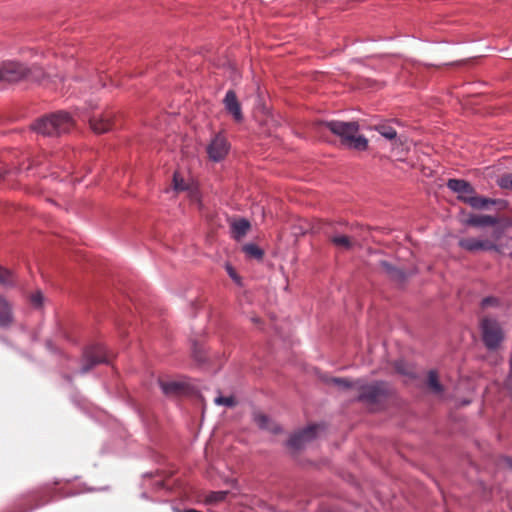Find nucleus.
Instances as JSON below:
<instances>
[{
  "label": "nucleus",
  "mask_w": 512,
  "mask_h": 512,
  "mask_svg": "<svg viewBox=\"0 0 512 512\" xmlns=\"http://www.w3.org/2000/svg\"><path fill=\"white\" fill-rule=\"evenodd\" d=\"M329 383L342 391L355 392V398L367 405H376L384 401L389 394V387L385 382L367 383L362 379L350 380L348 378L333 377Z\"/></svg>",
  "instance_id": "obj_1"
},
{
  "label": "nucleus",
  "mask_w": 512,
  "mask_h": 512,
  "mask_svg": "<svg viewBox=\"0 0 512 512\" xmlns=\"http://www.w3.org/2000/svg\"><path fill=\"white\" fill-rule=\"evenodd\" d=\"M317 132L326 135L327 132L340 138L341 143L354 150L365 151L368 148V140L362 135H358L359 124L355 121H329L318 122L316 124Z\"/></svg>",
  "instance_id": "obj_2"
},
{
  "label": "nucleus",
  "mask_w": 512,
  "mask_h": 512,
  "mask_svg": "<svg viewBox=\"0 0 512 512\" xmlns=\"http://www.w3.org/2000/svg\"><path fill=\"white\" fill-rule=\"evenodd\" d=\"M74 125L75 121L69 113L58 111L35 121L32 129L43 136L56 137L70 132Z\"/></svg>",
  "instance_id": "obj_3"
},
{
  "label": "nucleus",
  "mask_w": 512,
  "mask_h": 512,
  "mask_svg": "<svg viewBox=\"0 0 512 512\" xmlns=\"http://www.w3.org/2000/svg\"><path fill=\"white\" fill-rule=\"evenodd\" d=\"M43 76L42 69L36 66L28 68L24 64L15 61H7L0 64V82L40 81Z\"/></svg>",
  "instance_id": "obj_4"
},
{
  "label": "nucleus",
  "mask_w": 512,
  "mask_h": 512,
  "mask_svg": "<svg viewBox=\"0 0 512 512\" xmlns=\"http://www.w3.org/2000/svg\"><path fill=\"white\" fill-rule=\"evenodd\" d=\"M482 337L484 344L489 349H495L503 340V331L499 323L492 318L484 317L481 320Z\"/></svg>",
  "instance_id": "obj_5"
},
{
  "label": "nucleus",
  "mask_w": 512,
  "mask_h": 512,
  "mask_svg": "<svg viewBox=\"0 0 512 512\" xmlns=\"http://www.w3.org/2000/svg\"><path fill=\"white\" fill-rule=\"evenodd\" d=\"M84 364L82 372H88L92 367L100 363H108L109 356L102 344H95L87 347L83 353Z\"/></svg>",
  "instance_id": "obj_6"
},
{
  "label": "nucleus",
  "mask_w": 512,
  "mask_h": 512,
  "mask_svg": "<svg viewBox=\"0 0 512 512\" xmlns=\"http://www.w3.org/2000/svg\"><path fill=\"white\" fill-rule=\"evenodd\" d=\"M229 148L230 145L227 138L223 134L219 133L216 134L208 144L207 154L212 161L218 162L225 158L228 154Z\"/></svg>",
  "instance_id": "obj_7"
},
{
  "label": "nucleus",
  "mask_w": 512,
  "mask_h": 512,
  "mask_svg": "<svg viewBox=\"0 0 512 512\" xmlns=\"http://www.w3.org/2000/svg\"><path fill=\"white\" fill-rule=\"evenodd\" d=\"M91 129L98 134L110 131L113 126V114L106 111L100 114H93L88 118Z\"/></svg>",
  "instance_id": "obj_8"
},
{
  "label": "nucleus",
  "mask_w": 512,
  "mask_h": 512,
  "mask_svg": "<svg viewBox=\"0 0 512 512\" xmlns=\"http://www.w3.org/2000/svg\"><path fill=\"white\" fill-rule=\"evenodd\" d=\"M225 110L230 114L233 120L237 123H241L244 119L241 103L239 102L237 95L234 90H228L223 99Z\"/></svg>",
  "instance_id": "obj_9"
},
{
  "label": "nucleus",
  "mask_w": 512,
  "mask_h": 512,
  "mask_svg": "<svg viewBox=\"0 0 512 512\" xmlns=\"http://www.w3.org/2000/svg\"><path fill=\"white\" fill-rule=\"evenodd\" d=\"M458 244L469 252L497 250L496 244L488 239L462 238Z\"/></svg>",
  "instance_id": "obj_10"
},
{
  "label": "nucleus",
  "mask_w": 512,
  "mask_h": 512,
  "mask_svg": "<svg viewBox=\"0 0 512 512\" xmlns=\"http://www.w3.org/2000/svg\"><path fill=\"white\" fill-rule=\"evenodd\" d=\"M317 429V425H311L293 434L288 440V446L293 449H300L306 442L315 437Z\"/></svg>",
  "instance_id": "obj_11"
},
{
  "label": "nucleus",
  "mask_w": 512,
  "mask_h": 512,
  "mask_svg": "<svg viewBox=\"0 0 512 512\" xmlns=\"http://www.w3.org/2000/svg\"><path fill=\"white\" fill-rule=\"evenodd\" d=\"M458 199L474 209H486L489 205L495 204L494 200L479 196L476 193L470 196L458 195Z\"/></svg>",
  "instance_id": "obj_12"
},
{
  "label": "nucleus",
  "mask_w": 512,
  "mask_h": 512,
  "mask_svg": "<svg viewBox=\"0 0 512 512\" xmlns=\"http://www.w3.org/2000/svg\"><path fill=\"white\" fill-rule=\"evenodd\" d=\"M447 187L459 195L470 196L471 194L475 193L473 186L469 182L462 179H449L447 182Z\"/></svg>",
  "instance_id": "obj_13"
},
{
  "label": "nucleus",
  "mask_w": 512,
  "mask_h": 512,
  "mask_svg": "<svg viewBox=\"0 0 512 512\" xmlns=\"http://www.w3.org/2000/svg\"><path fill=\"white\" fill-rule=\"evenodd\" d=\"M323 229H324V233L328 237L329 241L335 247L343 249V250L352 249V247L354 245V241L350 237H348L346 235H342V234H331L328 227L323 228Z\"/></svg>",
  "instance_id": "obj_14"
},
{
  "label": "nucleus",
  "mask_w": 512,
  "mask_h": 512,
  "mask_svg": "<svg viewBox=\"0 0 512 512\" xmlns=\"http://www.w3.org/2000/svg\"><path fill=\"white\" fill-rule=\"evenodd\" d=\"M253 420L261 429L267 430L271 433H278L280 431V427L267 415L261 412H254Z\"/></svg>",
  "instance_id": "obj_15"
},
{
  "label": "nucleus",
  "mask_w": 512,
  "mask_h": 512,
  "mask_svg": "<svg viewBox=\"0 0 512 512\" xmlns=\"http://www.w3.org/2000/svg\"><path fill=\"white\" fill-rule=\"evenodd\" d=\"M13 323L10 303L0 295V327H9Z\"/></svg>",
  "instance_id": "obj_16"
},
{
  "label": "nucleus",
  "mask_w": 512,
  "mask_h": 512,
  "mask_svg": "<svg viewBox=\"0 0 512 512\" xmlns=\"http://www.w3.org/2000/svg\"><path fill=\"white\" fill-rule=\"evenodd\" d=\"M160 388L167 396H177L185 391V385L177 381L159 380Z\"/></svg>",
  "instance_id": "obj_17"
},
{
  "label": "nucleus",
  "mask_w": 512,
  "mask_h": 512,
  "mask_svg": "<svg viewBox=\"0 0 512 512\" xmlns=\"http://www.w3.org/2000/svg\"><path fill=\"white\" fill-rule=\"evenodd\" d=\"M250 228H251V225L248 220H246L244 218L234 220L231 223L232 237L236 240H240L247 234V232L250 230Z\"/></svg>",
  "instance_id": "obj_18"
},
{
  "label": "nucleus",
  "mask_w": 512,
  "mask_h": 512,
  "mask_svg": "<svg viewBox=\"0 0 512 512\" xmlns=\"http://www.w3.org/2000/svg\"><path fill=\"white\" fill-rule=\"evenodd\" d=\"M426 385L428 390L437 396L444 393V386L440 383L439 375L436 370H430L427 374Z\"/></svg>",
  "instance_id": "obj_19"
},
{
  "label": "nucleus",
  "mask_w": 512,
  "mask_h": 512,
  "mask_svg": "<svg viewBox=\"0 0 512 512\" xmlns=\"http://www.w3.org/2000/svg\"><path fill=\"white\" fill-rule=\"evenodd\" d=\"M380 267L391 279L401 282L405 279V274L402 270L394 267L392 264L387 261H381Z\"/></svg>",
  "instance_id": "obj_20"
},
{
  "label": "nucleus",
  "mask_w": 512,
  "mask_h": 512,
  "mask_svg": "<svg viewBox=\"0 0 512 512\" xmlns=\"http://www.w3.org/2000/svg\"><path fill=\"white\" fill-rule=\"evenodd\" d=\"M467 223L471 226H492L497 223V219L490 215H476L472 216L467 220Z\"/></svg>",
  "instance_id": "obj_21"
},
{
  "label": "nucleus",
  "mask_w": 512,
  "mask_h": 512,
  "mask_svg": "<svg viewBox=\"0 0 512 512\" xmlns=\"http://www.w3.org/2000/svg\"><path fill=\"white\" fill-rule=\"evenodd\" d=\"M243 251L245 252V254L247 256L255 258V259H262L263 255H264L263 250L260 249L257 245L252 244V243L244 245Z\"/></svg>",
  "instance_id": "obj_22"
},
{
  "label": "nucleus",
  "mask_w": 512,
  "mask_h": 512,
  "mask_svg": "<svg viewBox=\"0 0 512 512\" xmlns=\"http://www.w3.org/2000/svg\"><path fill=\"white\" fill-rule=\"evenodd\" d=\"M227 495H228L227 491L211 492L207 495L205 502L208 504H216V503L224 501L226 499Z\"/></svg>",
  "instance_id": "obj_23"
},
{
  "label": "nucleus",
  "mask_w": 512,
  "mask_h": 512,
  "mask_svg": "<svg viewBox=\"0 0 512 512\" xmlns=\"http://www.w3.org/2000/svg\"><path fill=\"white\" fill-rule=\"evenodd\" d=\"M376 130L386 139L393 140L397 137L396 130L388 125L382 124L376 127Z\"/></svg>",
  "instance_id": "obj_24"
},
{
  "label": "nucleus",
  "mask_w": 512,
  "mask_h": 512,
  "mask_svg": "<svg viewBox=\"0 0 512 512\" xmlns=\"http://www.w3.org/2000/svg\"><path fill=\"white\" fill-rule=\"evenodd\" d=\"M14 283V276L11 271L0 266V284L7 286Z\"/></svg>",
  "instance_id": "obj_25"
},
{
  "label": "nucleus",
  "mask_w": 512,
  "mask_h": 512,
  "mask_svg": "<svg viewBox=\"0 0 512 512\" xmlns=\"http://www.w3.org/2000/svg\"><path fill=\"white\" fill-rule=\"evenodd\" d=\"M497 184L502 188L506 190L512 191V173H507L501 175L498 180Z\"/></svg>",
  "instance_id": "obj_26"
},
{
  "label": "nucleus",
  "mask_w": 512,
  "mask_h": 512,
  "mask_svg": "<svg viewBox=\"0 0 512 512\" xmlns=\"http://www.w3.org/2000/svg\"><path fill=\"white\" fill-rule=\"evenodd\" d=\"M173 187L174 190L178 192L188 189V185L185 183L183 177L177 172H175L173 176Z\"/></svg>",
  "instance_id": "obj_27"
},
{
  "label": "nucleus",
  "mask_w": 512,
  "mask_h": 512,
  "mask_svg": "<svg viewBox=\"0 0 512 512\" xmlns=\"http://www.w3.org/2000/svg\"><path fill=\"white\" fill-rule=\"evenodd\" d=\"M217 405H225L227 407H234L236 405V399L233 396H218L215 398Z\"/></svg>",
  "instance_id": "obj_28"
},
{
  "label": "nucleus",
  "mask_w": 512,
  "mask_h": 512,
  "mask_svg": "<svg viewBox=\"0 0 512 512\" xmlns=\"http://www.w3.org/2000/svg\"><path fill=\"white\" fill-rule=\"evenodd\" d=\"M31 302L34 306L40 307L43 302V295L41 292H36L31 296Z\"/></svg>",
  "instance_id": "obj_29"
},
{
  "label": "nucleus",
  "mask_w": 512,
  "mask_h": 512,
  "mask_svg": "<svg viewBox=\"0 0 512 512\" xmlns=\"http://www.w3.org/2000/svg\"><path fill=\"white\" fill-rule=\"evenodd\" d=\"M497 303V299L493 297H486L482 300V307H487Z\"/></svg>",
  "instance_id": "obj_30"
},
{
  "label": "nucleus",
  "mask_w": 512,
  "mask_h": 512,
  "mask_svg": "<svg viewBox=\"0 0 512 512\" xmlns=\"http://www.w3.org/2000/svg\"><path fill=\"white\" fill-rule=\"evenodd\" d=\"M395 368L401 374H409V371L404 367V364L402 362L396 363Z\"/></svg>",
  "instance_id": "obj_31"
},
{
  "label": "nucleus",
  "mask_w": 512,
  "mask_h": 512,
  "mask_svg": "<svg viewBox=\"0 0 512 512\" xmlns=\"http://www.w3.org/2000/svg\"><path fill=\"white\" fill-rule=\"evenodd\" d=\"M502 465L505 467H508L510 470H512V458L510 457H503L502 458Z\"/></svg>",
  "instance_id": "obj_32"
},
{
  "label": "nucleus",
  "mask_w": 512,
  "mask_h": 512,
  "mask_svg": "<svg viewBox=\"0 0 512 512\" xmlns=\"http://www.w3.org/2000/svg\"><path fill=\"white\" fill-rule=\"evenodd\" d=\"M10 170L7 168H0V179H2L5 175L9 174Z\"/></svg>",
  "instance_id": "obj_33"
},
{
  "label": "nucleus",
  "mask_w": 512,
  "mask_h": 512,
  "mask_svg": "<svg viewBox=\"0 0 512 512\" xmlns=\"http://www.w3.org/2000/svg\"><path fill=\"white\" fill-rule=\"evenodd\" d=\"M227 271H228V274L230 275V277H232L233 279H236V275H235V272L232 267L228 266Z\"/></svg>",
  "instance_id": "obj_34"
},
{
  "label": "nucleus",
  "mask_w": 512,
  "mask_h": 512,
  "mask_svg": "<svg viewBox=\"0 0 512 512\" xmlns=\"http://www.w3.org/2000/svg\"><path fill=\"white\" fill-rule=\"evenodd\" d=\"M307 230L308 229L306 227L304 228L301 226L299 232H295V234H305L307 232Z\"/></svg>",
  "instance_id": "obj_35"
},
{
  "label": "nucleus",
  "mask_w": 512,
  "mask_h": 512,
  "mask_svg": "<svg viewBox=\"0 0 512 512\" xmlns=\"http://www.w3.org/2000/svg\"><path fill=\"white\" fill-rule=\"evenodd\" d=\"M255 323H258L259 322V319L258 318H253L252 319Z\"/></svg>",
  "instance_id": "obj_36"
}]
</instances>
